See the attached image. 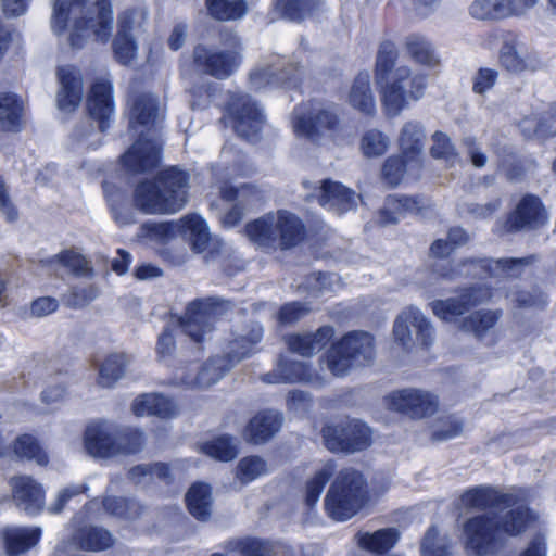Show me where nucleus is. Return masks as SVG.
I'll list each match as a JSON object with an SVG mask.
<instances>
[{
  "mask_svg": "<svg viewBox=\"0 0 556 556\" xmlns=\"http://www.w3.org/2000/svg\"><path fill=\"white\" fill-rule=\"evenodd\" d=\"M432 141L433 144L430 151L434 159L443 160L448 166H454L460 162L459 155L447 135L435 131L432 135Z\"/></svg>",
  "mask_w": 556,
  "mask_h": 556,
  "instance_id": "obj_58",
  "label": "nucleus"
},
{
  "mask_svg": "<svg viewBox=\"0 0 556 556\" xmlns=\"http://www.w3.org/2000/svg\"><path fill=\"white\" fill-rule=\"evenodd\" d=\"M127 358L124 354H111L99 368L98 383L103 388H112L123 376Z\"/></svg>",
  "mask_w": 556,
  "mask_h": 556,
  "instance_id": "obj_48",
  "label": "nucleus"
},
{
  "mask_svg": "<svg viewBox=\"0 0 556 556\" xmlns=\"http://www.w3.org/2000/svg\"><path fill=\"white\" fill-rule=\"evenodd\" d=\"M189 177L184 170L170 167L157 174L154 181L144 180L134 191V203L147 214H173L188 201Z\"/></svg>",
  "mask_w": 556,
  "mask_h": 556,
  "instance_id": "obj_4",
  "label": "nucleus"
},
{
  "mask_svg": "<svg viewBox=\"0 0 556 556\" xmlns=\"http://www.w3.org/2000/svg\"><path fill=\"white\" fill-rule=\"evenodd\" d=\"M262 380L267 383L311 381L312 374L306 362H298L288 356H280L275 368L265 374Z\"/></svg>",
  "mask_w": 556,
  "mask_h": 556,
  "instance_id": "obj_32",
  "label": "nucleus"
},
{
  "mask_svg": "<svg viewBox=\"0 0 556 556\" xmlns=\"http://www.w3.org/2000/svg\"><path fill=\"white\" fill-rule=\"evenodd\" d=\"M406 49L409 55L417 62L428 67H434L439 60L431 43L419 35H410L406 38Z\"/></svg>",
  "mask_w": 556,
  "mask_h": 556,
  "instance_id": "obj_50",
  "label": "nucleus"
},
{
  "mask_svg": "<svg viewBox=\"0 0 556 556\" xmlns=\"http://www.w3.org/2000/svg\"><path fill=\"white\" fill-rule=\"evenodd\" d=\"M326 447L331 452L354 453L371 443V431L362 421L352 419L327 425L323 429Z\"/></svg>",
  "mask_w": 556,
  "mask_h": 556,
  "instance_id": "obj_13",
  "label": "nucleus"
},
{
  "mask_svg": "<svg viewBox=\"0 0 556 556\" xmlns=\"http://www.w3.org/2000/svg\"><path fill=\"white\" fill-rule=\"evenodd\" d=\"M336 465L329 460L318 468L315 473L307 479L305 483L304 501L308 507H313L318 502L325 485L333 475Z\"/></svg>",
  "mask_w": 556,
  "mask_h": 556,
  "instance_id": "obj_46",
  "label": "nucleus"
},
{
  "mask_svg": "<svg viewBox=\"0 0 556 556\" xmlns=\"http://www.w3.org/2000/svg\"><path fill=\"white\" fill-rule=\"evenodd\" d=\"M422 556H450V542L446 536H439L434 527L429 528L421 543Z\"/></svg>",
  "mask_w": 556,
  "mask_h": 556,
  "instance_id": "obj_64",
  "label": "nucleus"
},
{
  "mask_svg": "<svg viewBox=\"0 0 556 556\" xmlns=\"http://www.w3.org/2000/svg\"><path fill=\"white\" fill-rule=\"evenodd\" d=\"M426 132L422 124L417 121H407L400 129L396 142L403 156L410 157V166L417 162L424 164V147Z\"/></svg>",
  "mask_w": 556,
  "mask_h": 556,
  "instance_id": "obj_28",
  "label": "nucleus"
},
{
  "mask_svg": "<svg viewBox=\"0 0 556 556\" xmlns=\"http://www.w3.org/2000/svg\"><path fill=\"white\" fill-rule=\"evenodd\" d=\"M189 513L201 521H206L212 514V490L208 484L194 483L186 494Z\"/></svg>",
  "mask_w": 556,
  "mask_h": 556,
  "instance_id": "obj_41",
  "label": "nucleus"
},
{
  "mask_svg": "<svg viewBox=\"0 0 556 556\" xmlns=\"http://www.w3.org/2000/svg\"><path fill=\"white\" fill-rule=\"evenodd\" d=\"M219 193L224 201L233 203V206L223 216L222 222L226 227H232L238 224L244 208L260 201L258 191L249 185H242L233 188L228 181H218Z\"/></svg>",
  "mask_w": 556,
  "mask_h": 556,
  "instance_id": "obj_25",
  "label": "nucleus"
},
{
  "mask_svg": "<svg viewBox=\"0 0 556 556\" xmlns=\"http://www.w3.org/2000/svg\"><path fill=\"white\" fill-rule=\"evenodd\" d=\"M333 333L331 327L324 326L315 332L292 333L286 337V344L291 352L309 357L321 351L333 337Z\"/></svg>",
  "mask_w": 556,
  "mask_h": 556,
  "instance_id": "obj_29",
  "label": "nucleus"
},
{
  "mask_svg": "<svg viewBox=\"0 0 556 556\" xmlns=\"http://www.w3.org/2000/svg\"><path fill=\"white\" fill-rule=\"evenodd\" d=\"M390 138L383 131L371 128L366 130L359 141V150L367 159L382 156L390 148Z\"/></svg>",
  "mask_w": 556,
  "mask_h": 556,
  "instance_id": "obj_49",
  "label": "nucleus"
},
{
  "mask_svg": "<svg viewBox=\"0 0 556 556\" xmlns=\"http://www.w3.org/2000/svg\"><path fill=\"white\" fill-rule=\"evenodd\" d=\"M412 328L416 332V339L420 341L422 345L431 343L433 329L422 313L415 307H408L403 311L394 323V338L404 348H408L412 342Z\"/></svg>",
  "mask_w": 556,
  "mask_h": 556,
  "instance_id": "obj_20",
  "label": "nucleus"
},
{
  "mask_svg": "<svg viewBox=\"0 0 556 556\" xmlns=\"http://www.w3.org/2000/svg\"><path fill=\"white\" fill-rule=\"evenodd\" d=\"M366 500L364 477L354 469H344L336 477L326 498L325 507L329 517L338 521L352 518Z\"/></svg>",
  "mask_w": 556,
  "mask_h": 556,
  "instance_id": "obj_9",
  "label": "nucleus"
},
{
  "mask_svg": "<svg viewBox=\"0 0 556 556\" xmlns=\"http://www.w3.org/2000/svg\"><path fill=\"white\" fill-rule=\"evenodd\" d=\"M277 8L291 21H302L316 15L324 7L323 0H277Z\"/></svg>",
  "mask_w": 556,
  "mask_h": 556,
  "instance_id": "obj_45",
  "label": "nucleus"
},
{
  "mask_svg": "<svg viewBox=\"0 0 556 556\" xmlns=\"http://www.w3.org/2000/svg\"><path fill=\"white\" fill-rule=\"evenodd\" d=\"M532 516L525 505L501 511L500 515L476 516L467 519L460 530V540L468 555L488 556L495 552L503 535H517L526 530Z\"/></svg>",
  "mask_w": 556,
  "mask_h": 556,
  "instance_id": "obj_3",
  "label": "nucleus"
},
{
  "mask_svg": "<svg viewBox=\"0 0 556 556\" xmlns=\"http://www.w3.org/2000/svg\"><path fill=\"white\" fill-rule=\"evenodd\" d=\"M210 14L219 21L241 18L247 13L243 0H206Z\"/></svg>",
  "mask_w": 556,
  "mask_h": 556,
  "instance_id": "obj_53",
  "label": "nucleus"
},
{
  "mask_svg": "<svg viewBox=\"0 0 556 556\" xmlns=\"http://www.w3.org/2000/svg\"><path fill=\"white\" fill-rule=\"evenodd\" d=\"M500 316V311H478L463 320L462 328L482 339L494 328Z\"/></svg>",
  "mask_w": 556,
  "mask_h": 556,
  "instance_id": "obj_47",
  "label": "nucleus"
},
{
  "mask_svg": "<svg viewBox=\"0 0 556 556\" xmlns=\"http://www.w3.org/2000/svg\"><path fill=\"white\" fill-rule=\"evenodd\" d=\"M396 55V49L392 42L381 43L377 54L375 68V81L377 87L386 81L389 78L391 71L395 68L394 63Z\"/></svg>",
  "mask_w": 556,
  "mask_h": 556,
  "instance_id": "obj_56",
  "label": "nucleus"
},
{
  "mask_svg": "<svg viewBox=\"0 0 556 556\" xmlns=\"http://www.w3.org/2000/svg\"><path fill=\"white\" fill-rule=\"evenodd\" d=\"M492 294L486 288H471L459 298L434 301L431 304L432 312L442 320L456 321L470 307L489 300Z\"/></svg>",
  "mask_w": 556,
  "mask_h": 556,
  "instance_id": "obj_23",
  "label": "nucleus"
},
{
  "mask_svg": "<svg viewBox=\"0 0 556 556\" xmlns=\"http://www.w3.org/2000/svg\"><path fill=\"white\" fill-rule=\"evenodd\" d=\"M140 236L149 242L159 244H165L181 236L197 253L205 251L210 241L208 227L199 215H187L172 223H147L141 227Z\"/></svg>",
  "mask_w": 556,
  "mask_h": 556,
  "instance_id": "obj_12",
  "label": "nucleus"
},
{
  "mask_svg": "<svg viewBox=\"0 0 556 556\" xmlns=\"http://www.w3.org/2000/svg\"><path fill=\"white\" fill-rule=\"evenodd\" d=\"M422 206L424 203L416 198L390 195L380 211L379 222L382 225L395 224L406 214L419 213Z\"/></svg>",
  "mask_w": 556,
  "mask_h": 556,
  "instance_id": "obj_37",
  "label": "nucleus"
},
{
  "mask_svg": "<svg viewBox=\"0 0 556 556\" xmlns=\"http://www.w3.org/2000/svg\"><path fill=\"white\" fill-rule=\"evenodd\" d=\"M303 71L293 63L287 65L283 58L273 56L250 74V83L256 90L267 86L296 87Z\"/></svg>",
  "mask_w": 556,
  "mask_h": 556,
  "instance_id": "obj_18",
  "label": "nucleus"
},
{
  "mask_svg": "<svg viewBox=\"0 0 556 556\" xmlns=\"http://www.w3.org/2000/svg\"><path fill=\"white\" fill-rule=\"evenodd\" d=\"M357 198L354 191L343 185L326 180L321 186L319 203L325 208L341 214L353 208Z\"/></svg>",
  "mask_w": 556,
  "mask_h": 556,
  "instance_id": "obj_34",
  "label": "nucleus"
},
{
  "mask_svg": "<svg viewBox=\"0 0 556 556\" xmlns=\"http://www.w3.org/2000/svg\"><path fill=\"white\" fill-rule=\"evenodd\" d=\"M386 405L412 418H424L437 410L438 399L428 391L408 388L391 392L386 397Z\"/></svg>",
  "mask_w": 556,
  "mask_h": 556,
  "instance_id": "obj_16",
  "label": "nucleus"
},
{
  "mask_svg": "<svg viewBox=\"0 0 556 556\" xmlns=\"http://www.w3.org/2000/svg\"><path fill=\"white\" fill-rule=\"evenodd\" d=\"M227 548L241 556H273V546L268 542L254 538L237 539L228 542Z\"/></svg>",
  "mask_w": 556,
  "mask_h": 556,
  "instance_id": "obj_57",
  "label": "nucleus"
},
{
  "mask_svg": "<svg viewBox=\"0 0 556 556\" xmlns=\"http://www.w3.org/2000/svg\"><path fill=\"white\" fill-rule=\"evenodd\" d=\"M40 264L49 274L54 275L71 273L77 276H89L92 271L89 262L74 250L61 251L54 256L41 260Z\"/></svg>",
  "mask_w": 556,
  "mask_h": 556,
  "instance_id": "obj_31",
  "label": "nucleus"
},
{
  "mask_svg": "<svg viewBox=\"0 0 556 556\" xmlns=\"http://www.w3.org/2000/svg\"><path fill=\"white\" fill-rule=\"evenodd\" d=\"M548 215L540 198L527 194L518 203L515 212L509 216L508 226L518 230L523 228H538L547 223Z\"/></svg>",
  "mask_w": 556,
  "mask_h": 556,
  "instance_id": "obj_27",
  "label": "nucleus"
},
{
  "mask_svg": "<svg viewBox=\"0 0 556 556\" xmlns=\"http://www.w3.org/2000/svg\"><path fill=\"white\" fill-rule=\"evenodd\" d=\"M131 409L138 417L157 416L170 418L178 413V407L172 400L155 393L142 394L136 397Z\"/></svg>",
  "mask_w": 556,
  "mask_h": 556,
  "instance_id": "obj_35",
  "label": "nucleus"
},
{
  "mask_svg": "<svg viewBox=\"0 0 556 556\" xmlns=\"http://www.w3.org/2000/svg\"><path fill=\"white\" fill-rule=\"evenodd\" d=\"M345 102L364 115H375L377 111L376 99L368 72H362L355 77L345 94Z\"/></svg>",
  "mask_w": 556,
  "mask_h": 556,
  "instance_id": "obj_30",
  "label": "nucleus"
},
{
  "mask_svg": "<svg viewBox=\"0 0 556 556\" xmlns=\"http://www.w3.org/2000/svg\"><path fill=\"white\" fill-rule=\"evenodd\" d=\"M143 444V433L138 429H127L125 431L118 430L114 457L135 454L142 448Z\"/></svg>",
  "mask_w": 556,
  "mask_h": 556,
  "instance_id": "obj_62",
  "label": "nucleus"
},
{
  "mask_svg": "<svg viewBox=\"0 0 556 556\" xmlns=\"http://www.w3.org/2000/svg\"><path fill=\"white\" fill-rule=\"evenodd\" d=\"M476 20H497L514 16L510 0H475L469 8Z\"/></svg>",
  "mask_w": 556,
  "mask_h": 556,
  "instance_id": "obj_44",
  "label": "nucleus"
},
{
  "mask_svg": "<svg viewBox=\"0 0 556 556\" xmlns=\"http://www.w3.org/2000/svg\"><path fill=\"white\" fill-rule=\"evenodd\" d=\"M399 540V532L393 528L380 529L372 533L357 535L358 545L371 553H384L392 548Z\"/></svg>",
  "mask_w": 556,
  "mask_h": 556,
  "instance_id": "obj_43",
  "label": "nucleus"
},
{
  "mask_svg": "<svg viewBox=\"0 0 556 556\" xmlns=\"http://www.w3.org/2000/svg\"><path fill=\"white\" fill-rule=\"evenodd\" d=\"M427 83V74L407 65L391 71L389 78L378 87L386 115L399 116L412 101H418L425 93Z\"/></svg>",
  "mask_w": 556,
  "mask_h": 556,
  "instance_id": "obj_6",
  "label": "nucleus"
},
{
  "mask_svg": "<svg viewBox=\"0 0 556 556\" xmlns=\"http://www.w3.org/2000/svg\"><path fill=\"white\" fill-rule=\"evenodd\" d=\"M147 21L148 12L144 9L124 11L118 15L117 34L124 33V36L137 38L144 31Z\"/></svg>",
  "mask_w": 556,
  "mask_h": 556,
  "instance_id": "obj_51",
  "label": "nucleus"
},
{
  "mask_svg": "<svg viewBox=\"0 0 556 556\" xmlns=\"http://www.w3.org/2000/svg\"><path fill=\"white\" fill-rule=\"evenodd\" d=\"M410 157L400 155L389 156L383 164L382 175L384 180L391 186H397L406 177L418 178L422 168V163L417 162L416 166H410Z\"/></svg>",
  "mask_w": 556,
  "mask_h": 556,
  "instance_id": "obj_38",
  "label": "nucleus"
},
{
  "mask_svg": "<svg viewBox=\"0 0 556 556\" xmlns=\"http://www.w3.org/2000/svg\"><path fill=\"white\" fill-rule=\"evenodd\" d=\"M39 528L8 527L3 530V540L7 553L15 556L27 552L35 546L40 539Z\"/></svg>",
  "mask_w": 556,
  "mask_h": 556,
  "instance_id": "obj_36",
  "label": "nucleus"
},
{
  "mask_svg": "<svg viewBox=\"0 0 556 556\" xmlns=\"http://www.w3.org/2000/svg\"><path fill=\"white\" fill-rule=\"evenodd\" d=\"M268 467L266 462L258 456H248L242 458L237 465L236 477L242 483H249L266 475Z\"/></svg>",
  "mask_w": 556,
  "mask_h": 556,
  "instance_id": "obj_59",
  "label": "nucleus"
},
{
  "mask_svg": "<svg viewBox=\"0 0 556 556\" xmlns=\"http://www.w3.org/2000/svg\"><path fill=\"white\" fill-rule=\"evenodd\" d=\"M520 129L529 138L545 139L556 136V104L540 115L525 117L520 122Z\"/></svg>",
  "mask_w": 556,
  "mask_h": 556,
  "instance_id": "obj_40",
  "label": "nucleus"
},
{
  "mask_svg": "<svg viewBox=\"0 0 556 556\" xmlns=\"http://www.w3.org/2000/svg\"><path fill=\"white\" fill-rule=\"evenodd\" d=\"M200 452L212 458L229 462L237 456L239 451L232 438L222 435L212 441L202 443L200 445Z\"/></svg>",
  "mask_w": 556,
  "mask_h": 556,
  "instance_id": "obj_52",
  "label": "nucleus"
},
{
  "mask_svg": "<svg viewBox=\"0 0 556 556\" xmlns=\"http://www.w3.org/2000/svg\"><path fill=\"white\" fill-rule=\"evenodd\" d=\"M50 25L53 34L68 35L73 47H83L90 38L106 42L113 30L111 0H51Z\"/></svg>",
  "mask_w": 556,
  "mask_h": 556,
  "instance_id": "obj_1",
  "label": "nucleus"
},
{
  "mask_svg": "<svg viewBox=\"0 0 556 556\" xmlns=\"http://www.w3.org/2000/svg\"><path fill=\"white\" fill-rule=\"evenodd\" d=\"M13 452L21 459L34 460L38 465H46L48 463L46 453L30 434L20 435L13 444Z\"/></svg>",
  "mask_w": 556,
  "mask_h": 556,
  "instance_id": "obj_55",
  "label": "nucleus"
},
{
  "mask_svg": "<svg viewBox=\"0 0 556 556\" xmlns=\"http://www.w3.org/2000/svg\"><path fill=\"white\" fill-rule=\"evenodd\" d=\"M229 307L228 302L216 298L197 300L190 303L179 326L193 341L201 342L211 332L213 323Z\"/></svg>",
  "mask_w": 556,
  "mask_h": 556,
  "instance_id": "obj_14",
  "label": "nucleus"
},
{
  "mask_svg": "<svg viewBox=\"0 0 556 556\" xmlns=\"http://www.w3.org/2000/svg\"><path fill=\"white\" fill-rule=\"evenodd\" d=\"M81 548L89 551H102L111 546V534L100 528H89L83 530L77 536Z\"/></svg>",
  "mask_w": 556,
  "mask_h": 556,
  "instance_id": "obj_61",
  "label": "nucleus"
},
{
  "mask_svg": "<svg viewBox=\"0 0 556 556\" xmlns=\"http://www.w3.org/2000/svg\"><path fill=\"white\" fill-rule=\"evenodd\" d=\"M118 429L105 420L90 422L84 433V447L94 457L108 459L114 457L116 451Z\"/></svg>",
  "mask_w": 556,
  "mask_h": 556,
  "instance_id": "obj_19",
  "label": "nucleus"
},
{
  "mask_svg": "<svg viewBox=\"0 0 556 556\" xmlns=\"http://www.w3.org/2000/svg\"><path fill=\"white\" fill-rule=\"evenodd\" d=\"M376 356L374 337L361 330L344 334L327 353V367L332 375L342 377L352 369L371 364Z\"/></svg>",
  "mask_w": 556,
  "mask_h": 556,
  "instance_id": "obj_8",
  "label": "nucleus"
},
{
  "mask_svg": "<svg viewBox=\"0 0 556 556\" xmlns=\"http://www.w3.org/2000/svg\"><path fill=\"white\" fill-rule=\"evenodd\" d=\"M113 51L115 59L123 65L132 64L138 55V45L136 38L124 36V33L116 34L113 40Z\"/></svg>",
  "mask_w": 556,
  "mask_h": 556,
  "instance_id": "obj_63",
  "label": "nucleus"
},
{
  "mask_svg": "<svg viewBox=\"0 0 556 556\" xmlns=\"http://www.w3.org/2000/svg\"><path fill=\"white\" fill-rule=\"evenodd\" d=\"M12 498L15 505L27 515L39 514L45 506V490L30 476H16L10 479Z\"/></svg>",
  "mask_w": 556,
  "mask_h": 556,
  "instance_id": "obj_24",
  "label": "nucleus"
},
{
  "mask_svg": "<svg viewBox=\"0 0 556 556\" xmlns=\"http://www.w3.org/2000/svg\"><path fill=\"white\" fill-rule=\"evenodd\" d=\"M103 188L114 219L121 225L131 224L134 222L131 214L122 212L123 203L126 200L125 193L109 182H105Z\"/></svg>",
  "mask_w": 556,
  "mask_h": 556,
  "instance_id": "obj_60",
  "label": "nucleus"
},
{
  "mask_svg": "<svg viewBox=\"0 0 556 556\" xmlns=\"http://www.w3.org/2000/svg\"><path fill=\"white\" fill-rule=\"evenodd\" d=\"M226 117L235 131L247 140L257 137L264 125V116L258 106L247 94H231L226 106Z\"/></svg>",
  "mask_w": 556,
  "mask_h": 556,
  "instance_id": "obj_15",
  "label": "nucleus"
},
{
  "mask_svg": "<svg viewBox=\"0 0 556 556\" xmlns=\"http://www.w3.org/2000/svg\"><path fill=\"white\" fill-rule=\"evenodd\" d=\"M87 108L90 118L98 123V127L94 128L90 119H87L75 129L74 137L79 144L96 149L101 144L102 134L109 127L114 114L112 85L108 79L101 78L91 86L87 98Z\"/></svg>",
  "mask_w": 556,
  "mask_h": 556,
  "instance_id": "obj_10",
  "label": "nucleus"
},
{
  "mask_svg": "<svg viewBox=\"0 0 556 556\" xmlns=\"http://www.w3.org/2000/svg\"><path fill=\"white\" fill-rule=\"evenodd\" d=\"M128 106L129 130L138 140L122 156V164L131 173H142L160 162L157 126L163 115L157 99L151 93L131 96Z\"/></svg>",
  "mask_w": 556,
  "mask_h": 556,
  "instance_id": "obj_2",
  "label": "nucleus"
},
{
  "mask_svg": "<svg viewBox=\"0 0 556 556\" xmlns=\"http://www.w3.org/2000/svg\"><path fill=\"white\" fill-rule=\"evenodd\" d=\"M168 476L169 469L165 464L138 465L129 471V479L141 486H148L155 480H166Z\"/></svg>",
  "mask_w": 556,
  "mask_h": 556,
  "instance_id": "obj_54",
  "label": "nucleus"
},
{
  "mask_svg": "<svg viewBox=\"0 0 556 556\" xmlns=\"http://www.w3.org/2000/svg\"><path fill=\"white\" fill-rule=\"evenodd\" d=\"M23 103L13 93H0V131H16L22 121Z\"/></svg>",
  "mask_w": 556,
  "mask_h": 556,
  "instance_id": "obj_42",
  "label": "nucleus"
},
{
  "mask_svg": "<svg viewBox=\"0 0 556 556\" xmlns=\"http://www.w3.org/2000/svg\"><path fill=\"white\" fill-rule=\"evenodd\" d=\"M500 61L506 70L515 73L534 72L543 65L538 52L517 37L504 41L500 50Z\"/></svg>",
  "mask_w": 556,
  "mask_h": 556,
  "instance_id": "obj_21",
  "label": "nucleus"
},
{
  "mask_svg": "<svg viewBox=\"0 0 556 556\" xmlns=\"http://www.w3.org/2000/svg\"><path fill=\"white\" fill-rule=\"evenodd\" d=\"M245 231L249 239L261 248L285 250L302 240L304 226L294 214L278 211L249 223Z\"/></svg>",
  "mask_w": 556,
  "mask_h": 556,
  "instance_id": "obj_5",
  "label": "nucleus"
},
{
  "mask_svg": "<svg viewBox=\"0 0 556 556\" xmlns=\"http://www.w3.org/2000/svg\"><path fill=\"white\" fill-rule=\"evenodd\" d=\"M262 338V326L253 324L247 334H240L229 342L226 352L227 362L222 357H215L207 362L195 377H188L182 382L199 388H207L216 383L231 366L249 357Z\"/></svg>",
  "mask_w": 556,
  "mask_h": 556,
  "instance_id": "obj_11",
  "label": "nucleus"
},
{
  "mask_svg": "<svg viewBox=\"0 0 556 556\" xmlns=\"http://www.w3.org/2000/svg\"><path fill=\"white\" fill-rule=\"evenodd\" d=\"M460 505L469 509L500 508V511L504 513L519 506L515 494L502 493L490 486L468 490L462 495Z\"/></svg>",
  "mask_w": 556,
  "mask_h": 556,
  "instance_id": "obj_26",
  "label": "nucleus"
},
{
  "mask_svg": "<svg viewBox=\"0 0 556 556\" xmlns=\"http://www.w3.org/2000/svg\"><path fill=\"white\" fill-rule=\"evenodd\" d=\"M529 263L528 258H504V260H479L471 261L470 266L475 269L484 270L490 277L510 278L518 277L523 267Z\"/></svg>",
  "mask_w": 556,
  "mask_h": 556,
  "instance_id": "obj_39",
  "label": "nucleus"
},
{
  "mask_svg": "<svg viewBox=\"0 0 556 556\" xmlns=\"http://www.w3.org/2000/svg\"><path fill=\"white\" fill-rule=\"evenodd\" d=\"M59 89L56 91L58 109L64 114L73 113L83 100V76L72 65L60 66L56 71Z\"/></svg>",
  "mask_w": 556,
  "mask_h": 556,
  "instance_id": "obj_22",
  "label": "nucleus"
},
{
  "mask_svg": "<svg viewBox=\"0 0 556 556\" xmlns=\"http://www.w3.org/2000/svg\"><path fill=\"white\" fill-rule=\"evenodd\" d=\"M282 420V415L277 410L260 412L250 420L244 437L253 443L266 442L279 431Z\"/></svg>",
  "mask_w": 556,
  "mask_h": 556,
  "instance_id": "obj_33",
  "label": "nucleus"
},
{
  "mask_svg": "<svg viewBox=\"0 0 556 556\" xmlns=\"http://www.w3.org/2000/svg\"><path fill=\"white\" fill-rule=\"evenodd\" d=\"M240 62L239 52L233 49L218 50L199 45L193 51V64L199 72L223 79L230 76Z\"/></svg>",
  "mask_w": 556,
  "mask_h": 556,
  "instance_id": "obj_17",
  "label": "nucleus"
},
{
  "mask_svg": "<svg viewBox=\"0 0 556 556\" xmlns=\"http://www.w3.org/2000/svg\"><path fill=\"white\" fill-rule=\"evenodd\" d=\"M291 124L296 137L315 143L324 140L338 142L344 134V126L332 108L313 103L298 105Z\"/></svg>",
  "mask_w": 556,
  "mask_h": 556,
  "instance_id": "obj_7",
  "label": "nucleus"
}]
</instances>
